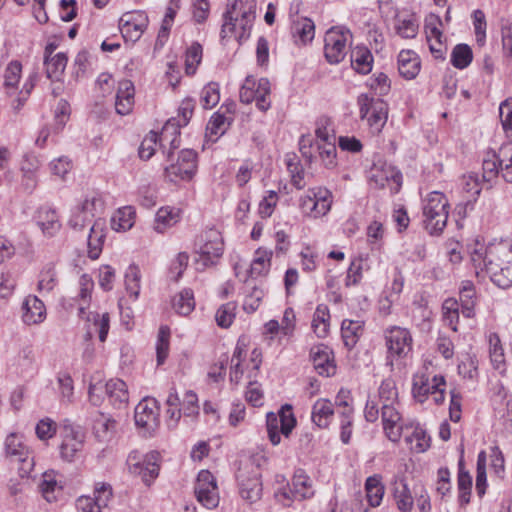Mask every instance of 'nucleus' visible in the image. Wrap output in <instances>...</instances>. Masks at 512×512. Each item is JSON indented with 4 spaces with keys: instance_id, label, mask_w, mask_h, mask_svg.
Masks as SVG:
<instances>
[{
    "instance_id": "nucleus-1",
    "label": "nucleus",
    "mask_w": 512,
    "mask_h": 512,
    "mask_svg": "<svg viewBox=\"0 0 512 512\" xmlns=\"http://www.w3.org/2000/svg\"><path fill=\"white\" fill-rule=\"evenodd\" d=\"M448 209V200L442 192L432 191L424 199L423 222L430 235L438 236L444 231L449 215Z\"/></svg>"
},
{
    "instance_id": "nucleus-2",
    "label": "nucleus",
    "mask_w": 512,
    "mask_h": 512,
    "mask_svg": "<svg viewBox=\"0 0 512 512\" xmlns=\"http://www.w3.org/2000/svg\"><path fill=\"white\" fill-rule=\"evenodd\" d=\"M361 119H366L373 133H380L388 119V104L380 99L360 94L357 98Z\"/></svg>"
},
{
    "instance_id": "nucleus-3",
    "label": "nucleus",
    "mask_w": 512,
    "mask_h": 512,
    "mask_svg": "<svg viewBox=\"0 0 512 512\" xmlns=\"http://www.w3.org/2000/svg\"><path fill=\"white\" fill-rule=\"evenodd\" d=\"M333 195L324 187H313L300 198V208L303 213L312 218L325 216L331 209Z\"/></svg>"
},
{
    "instance_id": "nucleus-4",
    "label": "nucleus",
    "mask_w": 512,
    "mask_h": 512,
    "mask_svg": "<svg viewBox=\"0 0 512 512\" xmlns=\"http://www.w3.org/2000/svg\"><path fill=\"white\" fill-rule=\"evenodd\" d=\"M239 4L238 0H235L232 4L227 6L226 11L223 14V24L221 28V38H226L229 35L235 34L237 27L240 28L241 32L238 35L239 40L247 39L250 35L252 22L255 18L254 11L251 9L244 10L241 12V17H234V11L237 9Z\"/></svg>"
},
{
    "instance_id": "nucleus-5",
    "label": "nucleus",
    "mask_w": 512,
    "mask_h": 512,
    "mask_svg": "<svg viewBox=\"0 0 512 512\" xmlns=\"http://www.w3.org/2000/svg\"><path fill=\"white\" fill-rule=\"evenodd\" d=\"M198 261L204 266L217 263L224 251V242L221 233L216 229H209L202 234L196 242Z\"/></svg>"
},
{
    "instance_id": "nucleus-6",
    "label": "nucleus",
    "mask_w": 512,
    "mask_h": 512,
    "mask_svg": "<svg viewBox=\"0 0 512 512\" xmlns=\"http://www.w3.org/2000/svg\"><path fill=\"white\" fill-rule=\"evenodd\" d=\"M369 183L374 188L389 187L397 192L402 183V174L394 166L386 162H375L368 173Z\"/></svg>"
},
{
    "instance_id": "nucleus-7",
    "label": "nucleus",
    "mask_w": 512,
    "mask_h": 512,
    "mask_svg": "<svg viewBox=\"0 0 512 512\" xmlns=\"http://www.w3.org/2000/svg\"><path fill=\"white\" fill-rule=\"evenodd\" d=\"M348 29L332 27L326 32L324 41V54L330 64L340 63L346 55Z\"/></svg>"
},
{
    "instance_id": "nucleus-8",
    "label": "nucleus",
    "mask_w": 512,
    "mask_h": 512,
    "mask_svg": "<svg viewBox=\"0 0 512 512\" xmlns=\"http://www.w3.org/2000/svg\"><path fill=\"white\" fill-rule=\"evenodd\" d=\"M195 496L204 507L213 509L219 504V493L216 479L208 470L198 473L194 486Z\"/></svg>"
},
{
    "instance_id": "nucleus-9",
    "label": "nucleus",
    "mask_w": 512,
    "mask_h": 512,
    "mask_svg": "<svg viewBox=\"0 0 512 512\" xmlns=\"http://www.w3.org/2000/svg\"><path fill=\"white\" fill-rule=\"evenodd\" d=\"M197 170V153L192 149L180 151L177 162L165 168V173L171 181L190 180Z\"/></svg>"
},
{
    "instance_id": "nucleus-10",
    "label": "nucleus",
    "mask_w": 512,
    "mask_h": 512,
    "mask_svg": "<svg viewBox=\"0 0 512 512\" xmlns=\"http://www.w3.org/2000/svg\"><path fill=\"white\" fill-rule=\"evenodd\" d=\"M135 424L152 435L159 425V408L154 398H145L135 407Z\"/></svg>"
},
{
    "instance_id": "nucleus-11",
    "label": "nucleus",
    "mask_w": 512,
    "mask_h": 512,
    "mask_svg": "<svg viewBox=\"0 0 512 512\" xmlns=\"http://www.w3.org/2000/svg\"><path fill=\"white\" fill-rule=\"evenodd\" d=\"M385 340L388 350V358L404 357L412 349V336L408 329L393 326L385 331Z\"/></svg>"
},
{
    "instance_id": "nucleus-12",
    "label": "nucleus",
    "mask_w": 512,
    "mask_h": 512,
    "mask_svg": "<svg viewBox=\"0 0 512 512\" xmlns=\"http://www.w3.org/2000/svg\"><path fill=\"white\" fill-rule=\"evenodd\" d=\"M5 455L11 462L19 463L20 470L29 473L33 466V457L21 437L15 433L9 434L5 439Z\"/></svg>"
},
{
    "instance_id": "nucleus-13",
    "label": "nucleus",
    "mask_w": 512,
    "mask_h": 512,
    "mask_svg": "<svg viewBox=\"0 0 512 512\" xmlns=\"http://www.w3.org/2000/svg\"><path fill=\"white\" fill-rule=\"evenodd\" d=\"M484 268L498 287L506 289L512 285V261H504L490 254L484 258Z\"/></svg>"
},
{
    "instance_id": "nucleus-14",
    "label": "nucleus",
    "mask_w": 512,
    "mask_h": 512,
    "mask_svg": "<svg viewBox=\"0 0 512 512\" xmlns=\"http://www.w3.org/2000/svg\"><path fill=\"white\" fill-rule=\"evenodd\" d=\"M148 18L144 13H127L120 18L119 28L126 41L136 42L147 27Z\"/></svg>"
},
{
    "instance_id": "nucleus-15",
    "label": "nucleus",
    "mask_w": 512,
    "mask_h": 512,
    "mask_svg": "<svg viewBox=\"0 0 512 512\" xmlns=\"http://www.w3.org/2000/svg\"><path fill=\"white\" fill-rule=\"evenodd\" d=\"M310 358L319 375L330 377L336 373L333 352L328 346L324 344L313 346L310 350Z\"/></svg>"
},
{
    "instance_id": "nucleus-16",
    "label": "nucleus",
    "mask_w": 512,
    "mask_h": 512,
    "mask_svg": "<svg viewBox=\"0 0 512 512\" xmlns=\"http://www.w3.org/2000/svg\"><path fill=\"white\" fill-rule=\"evenodd\" d=\"M283 496L291 500H304L311 498L314 495L312 483L310 478L302 470H298L293 478L291 484H288L287 489H283Z\"/></svg>"
},
{
    "instance_id": "nucleus-17",
    "label": "nucleus",
    "mask_w": 512,
    "mask_h": 512,
    "mask_svg": "<svg viewBox=\"0 0 512 512\" xmlns=\"http://www.w3.org/2000/svg\"><path fill=\"white\" fill-rule=\"evenodd\" d=\"M381 417L383 429L387 438L392 442H398L402 434L401 415L394 404H382Z\"/></svg>"
},
{
    "instance_id": "nucleus-18",
    "label": "nucleus",
    "mask_w": 512,
    "mask_h": 512,
    "mask_svg": "<svg viewBox=\"0 0 512 512\" xmlns=\"http://www.w3.org/2000/svg\"><path fill=\"white\" fill-rule=\"evenodd\" d=\"M84 445V434L74 428H65L63 440L59 446L60 456L66 462L74 461Z\"/></svg>"
},
{
    "instance_id": "nucleus-19",
    "label": "nucleus",
    "mask_w": 512,
    "mask_h": 512,
    "mask_svg": "<svg viewBox=\"0 0 512 512\" xmlns=\"http://www.w3.org/2000/svg\"><path fill=\"white\" fill-rule=\"evenodd\" d=\"M157 454L151 453L146 455L142 461L133 463L132 457L129 456L128 465L130 473L139 475L142 481L149 486L159 474V465L156 463Z\"/></svg>"
},
{
    "instance_id": "nucleus-20",
    "label": "nucleus",
    "mask_w": 512,
    "mask_h": 512,
    "mask_svg": "<svg viewBox=\"0 0 512 512\" xmlns=\"http://www.w3.org/2000/svg\"><path fill=\"white\" fill-rule=\"evenodd\" d=\"M170 128L173 130V134H179L178 128L174 127L173 124H170V121H168L164 126L160 135L154 131L149 132L140 144L138 150L139 157L143 160H149L154 155L158 142H160V145L162 146V142L166 139V135Z\"/></svg>"
},
{
    "instance_id": "nucleus-21",
    "label": "nucleus",
    "mask_w": 512,
    "mask_h": 512,
    "mask_svg": "<svg viewBox=\"0 0 512 512\" xmlns=\"http://www.w3.org/2000/svg\"><path fill=\"white\" fill-rule=\"evenodd\" d=\"M116 421L109 415L97 412L92 418V431L95 438L102 443L109 442L116 432Z\"/></svg>"
},
{
    "instance_id": "nucleus-22",
    "label": "nucleus",
    "mask_w": 512,
    "mask_h": 512,
    "mask_svg": "<svg viewBox=\"0 0 512 512\" xmlns=\"http://www.w3.org/2000/svg\"><path fill=\"white\" fill-rule=\"evenodd\" d=\"M22 320L27 325L39 324L46 317V308L44 303L34 295L25 298L22 305Z\"/></svg>"
},
{
    "instance_id": "nucleus-23",
    "label": "nucleus",
    "mask_w": 512,
    "mask_h": 512,
    "mask_svg": "<svg viewBox=\"0 0 512 512\" xmlns=\"http://www.w3.org/2000/svg\"><path fill=\"white\" fill-rule=\"evenodd\" d=\"M459 305L463 317L471 319L476 315L477 293L472 281L465 280L459 287Z\"/></svg>"
},
{
    "instance_id": "nucleus-24",
    "label": "nucleus",
    "mask_w": 512,
    "mask_h": 512,
    "mask_svg": "<svg viewBox=\"0 0 512 512\" xmlns=\"http://www.w3.org/2000/svg\"><path fill=\"white\" fill-rule=\"evenodd\" d=\"M35 221L43 234L48 237L56 235L61 228L57 212L47 206L40 207L37 210Z\"/></svg>"
},
{
    "instance_id": "nucleus-25",
    "label": "nucleus",
    "mask_w": 512,
    "mask_h": 512,
    "mask_svg": "<svg viewBox=\"0 0 512 512\" xmlns=\"http://www.w3.org/2000/svg\"><path fill=\"white\" fill-rule=\"evenodd\" d=\"M135 88L132 81L124 79L119 82L116 94L115 109L120 115L129 114L134 106Z\"/></svg>"
},
{
    "instance_id": "nucleus-26",
    "label": "nucleus",
    "mask_w": 512,
    "mask_h": 512,
    "mask_svg": "<svg viewBox=\"0 0 512 512\" xmlns=\"http://www.w3.org/2000/svg\"><path fill=\"white\" fill-rule=\"evenodd\" d=\"M105 221L102 218H97L90 227L88 235V256L92 260L99 258L105 239Z\"/></svg>"
},
{
    "instance_id": "nucleus-27",
    "label": "nucleus",
    "mask_w": 512,
    "mask_h": 512,
    "mask_svg": "<svg viewBox=\"0 0 512 512\" xmlns=\"http://www.w3.org/2000/svg\"><path fill=\"white\" fill-rule=\"evenodd\" d=\"M333 416V404L328 399H318L312 406L311 420L321 429L329 427Z\"/></svg>"
},
{
    "instance_id": "nucleus-28",
    "label": "nucleus",
    "mask_w": 512,
    "mask_h": 512,
    "mask_svg": "<svg viewBox=\"0 0 512 512\" xmlns=\"http://www.w3.org/2000/svg\"><path fill=\"white\" fill-rule=\"evenodd\" d=\"M421 67L418 55L410 50H402L398 55V70L406 79H414Z\"/></svg>"
},
{
    "instance_id": "nucleus-29",
    "label": "nucleus",
    "mask_w": 512,
    "mask_h": 512,
    "mask_svg": "<svg viewBox=\"0 0 512 512\" xmlns=\"http://www.w3.org/2000/svg\"><path fill=\"white\" fill-rule=\"evenodd\" d=\"M439 381L435 380V375L430 379L426 374H416L413 376L412 395L419 403H424L432 391L435 390V384Z\"/></svg>"
},
{
    "instance_id": "nucleus-30",
    "label": "nucleus",
    "mask_w": 512,
    "mask_h": 512,
    "mask_svg": "<svg viewBox=\"0 0 512 512\" xmlns=\"http://www.w3.org/2000/svg\"><path fill=\"white\" fill-rule=\"evenodd\" d=\"M496 157L501 169L502 178L512 183V142H506L501 145L498 151H489L488 155Z\"/></svg>"
},
{
    "instance_id": "nucleus-31",
    "label": "nucleus",
    "mask_w": 512,
    "mask_h": 512,
    "mask_svg": "<svg viewBox=\"0 0 512 512\" xmlns=\"http://www.w3.org/2000/svg\"><path fill=\"white\" fill-rule=\"evenodd\" d=\"M351 65L360 74L366 75L371 72L373 55L366 46H356L351 51Z\"/></svg>"
},
{
    "instance_id": "nucleus-32",
    "label": "nucleus",
    "mask_w": 512,
    "mask_h": 512,
    "mask_svg": "<svg viewBox=\"0 0 512 512\" xmlns=\"http://www.w3.org/2000/svg\"><path fill=\"white\" fill-rule=\"evenodd\" d=\"M106 396L115 407H121L128 402L127 385L121 379H111L106 382Z\"/></svg>"
},
{
    "instance_id": "nucleus-33",
    "label": "nucleus",
    "mask_w": 512,
    "mask_h": 512,
    "mask_svg": "<svg viewBox=\"0 0 512 512\" xmlns=\"http://www.w3.org/2000/svg\"><path fill=\"white\" fill-rule=\"evenodd\" d=\"M239 492L243 499L250 503L256 502L261 498L262 483L257 476L244 478L239 476Z\"/></svg>"
},
{
    "instance_id": "nucleus-34",
    "label": "nucleus",
    "mask_w": 512,
    "mask_h": 512,
    "mask_svg": "<svg viewBox=\"0 0 512 512\" xmlns=\"http://www.w3.org/2000/svg\"><path fill=\"white\" fill-rule=\"evenodd\" d=\"M366 498L371 507L380 506L385 488L382 484V476L374 474L369 476L365 481Z\"/></svg>"
},
{
    "instance_id": "nucleus-35",
    "label": "nucleus",
    "mask_w": 512,
    "mask_h": 512,
    "mask_svg": "<svg viewBox=\"0 0 512 512\" xmlns=\"http://www.w3.org/2000/svg\"><path fill=\"white\" fill-rule=\"evenodd\" d=\"M393 496L397 508L401 512H411L414 504V497L405 480L395 481L393 487Z\"/></svg>"
},
{
    "instance_id": "nucleus-36",
    "label": "nucleus",
    "mask_w": 512,
    "mask_h": 512,
    "mask_svg": "<svg viewBox=\"0 0 512 512\" xmlns=\"http://www.w3.org/2000/svg\"><path fill=\"white\" fill-rule=\"evenodd\" d=\"M363 333V322L344 319L341 324V336L345 347L352 349Z\"/></svg>"
},
{
    "instance_id": "nucleus-37",
    "label": "nucleus",
    "mask_w": 512,
    "mask_h": 512,
    "mask_svg": "<svg viewBox=\"0 0 512 512\" xmlns=\"http://www.w3.org/2000/svg\"><path fill=\"white\" fill-rule=\"evenodd\" d=\"M84 214H87L93 219L101 218L100 215L104 212L105 203L102 195L98 192H91L87 194L84 200L77 205Z\"/></svg>"
},
{
    "instance_id": "nucleus-38",
    "label": "nucleus",
    "mask_w": 512,
    "mask_h": 512,
    "mask_svg": "<svg viewBox=\"0 0 512 512\" xmlns=\"http://www.w3.org/2000/svg\"><path fill=\"white\" fill-rule=\"evenodd\" d=\"M180 220V210L174 207H162L156 213L154 229L163 233L167 228L172 227Z\"/></svg>"
},
{
    "instance_id": "nucleus-39",
    "label": "nucleus",
    "mask_w": 512,
    "mask_h": 512,
    "mask_svg": "<svg viewBox=\"0 0 512 512\" xmlns=\"http://www.w3.org/2000/svg\"><path fill=\"white\" fill-rule=\"evenodd\" d=\"M330 312L326 305L319 304L313 314L312 329L319 338H324L329 332Z\"/></svg>"
},
{
    "instance_id": "nucleus-40",
    "label": "nucleus",
    "mask_w": 512,
    "mask_h": 512,
    "mask_svg": "<svg viewBox=\"0 0 512 512\" xmlns=\"http://www.w3.org/2000/svg\"><path fill=\"white\" fill-rule=\"evenodd\" d=\"M68 57L64 52H59L51 58L45 57L44 66L46 75L51 80H59L64 73Z\"/></svg>"
},
{
    "instance_id": "nucleus-41",
    "label": "nucleus",
    "mask_w": 512,
    "mask_h": 512,
    "mask_svg": "<svg viewBox=\"0 0 512 512\" xmlns=\"http://www.w3.org/2000/svg\"><path fill=\"white\" fill-rule=\"evenodd\" d=\"M271 84L267 78L256 79V87L254 88V96H255V104L256 107L262 111L266 112L271 107Z\"/></svg>"
},
{
    "instance_id": "nucleus-42",
    "label": "nucleus",
    "mask_w": 512,
    "mask_h": 512,
    "mask_svg": "<svg viewBox=\"0 0 512 512\" xmlns=\"http://www.w3.org/2000/svg\"><path fill=\"white\" fill-rule=\"evenodd\" d=\"M489 352L493 367L501 374L505 372V356L499 336L492 333L489 336Z\"/></svg>"
},
{
    "instance_id": "nucleus-43",
    "label": "nucleus",
    "mask_w": 512,
    "mask_h": 512,
    "mask_svg": "<svg viewBox=\"0 0 512 512\" xmlns=\"http://www.w3.org/2000/svg\"><path fill=\"white\" fill-rule=\"evenodd\" d=\"M443 320L454 331H458L461 307L455 298H447L442 304Z\"/></svg>"
},
{
    "instance_id": "nucleus-44",
    "label": "nucleus",
    "mask_w": 512,
    "mask_h": 512,
    "mask_svg": "<svg viewBox=\"0 0 512 512\" xmlns=\"http://www.w3.org/2000/svg\"><path fill=\"white\" fill-rule=\"evenodd\" d=\"M272 258V251L258 249L255 252V257L251 263L250 275L252 277H258L265 275L270 268Z\"/></svg>"
},
{
    "instance_id": "nucleus-45",
    "label": "nucleus",
    "mask_w": 512,
    "mask_h": 512,
    "mask_svg": "<svg viewBox=\"0 0 512 512\" xmlns=\"http://www.w3.org/2000/svg\"><path fill=\"white\" fill-rule=\"evenodd\" d=\"M141 273L137 265L131 264L125 272V288L129 296L136 301L140 294Z\"/></svg>"
},
{
    "instance_id": "nucleus-46",
    "label": "nucleus",
    "mask_w": 512,
    "mask_h": 512,
    "mask_svg": "<svg viewBox=\"0 0 512 512\" xmlns=\"http://www.w3.org/2000/svg\"><path fill=\"white\" fill-rule=\"evenodd\" d=\"M173 307L176 312L180 315H188L190 314L194 307V294L191 289H183L175 298L173 299Z\"/></svg>"
},
{
    "instance_id": "nucleus-47",
    "label": "nucleus",
    "mask_w": 512,
    "mask_h": 512,
    "mask_svg": "<svg viewBox=\"0 0 512 512\" xmlns=\"http://www.w3.org/2000/svg\"><path fill=\"white\" fill-rule=\"evenodd\" d=\"M473 59L471 48L467 44H457L451 53V64L457 69H464Z\"/></svg>"
},
{
    "instance_id": "nucleus-48",
    "label": "nucleus",
    "mask_w": 512,
    "mask_h": 512,
    "mask_svg": "<svg viewBox=\"0 0 512 512\" xmlns=\"http://www.w3.org/2000/svg\"><path fill=\"white\" fill-rule=\"evenodd\" d=\"M220 100L219 84L210 82L203 87L200 93V104L204 109H212Z\"/></svg>"
},
{
    "instance_id": "nucleus-49",
    "label": "nucleus",
    "mask_w": 512,
    "mask_h": 512,
    "mask_svg": "<svg viewBox=\"0 0 512 512\" xmlns=\"http://www.w3.org/2000/svg\"><path fill=\"white\" fill-rule=\"evenodd\" d=\"M202 46L198 42L192 43V45L186 50L185 54V72L187 75H194L197 66L202 60Z\"/></svg>"
},
{
    "instance_id": "nucleus-50",
    "label": "nucleus",
    "mask_w": 512,
    "mask_h": 512,
    "mask_svg": "<svg viewBox=\"0 0 512 512\" xmlns=\"http://www.w3.org/2000/svg\"><path fill=\"white\" fill-rule=\"evenodd\" d=\"M331 126V121L327 117H321L316 121V145L318 143L336 142V135Z\"/></svg>"
},
{
    "instance_id": "nucleus-51",
    "label": "nucleus",
    "mask_w": 512,
    "mask_h": 512,
    "mask_svg": "<svg viewBox=\"0 0 512 512\" xmlns=\"http://www.w3.org/2000/svg\"><path fill=\"white\" fill-rule=\"evenodd\" d=\"M170 329L167 326H161L158 332L156 343L157 364L162 365L169 353Z\"/></svg>"
},
{
    "instance_id": "nucleus-52",
    "label": "nucleus",
    "mask_w": 512,
    "mask_h": 512,
    "mask_svg": "<svg viewBox=\"0 0 512 512\" xmlns=\"http://www.w3.org/2000/svg\"><path fill=\"white\" fill-rule=\"evenodd\" d=\"M57 274L55 267L52 263L47 264L39 275L38 291L39 292H50L53 290L57 283Z\"/></svg>"
},
{
    "instance_id": "nucleus-53",
    "label": "nucleus",
    "mask_w": 512,
    "mask_h": 512,
    "mask_svg": "<svg viewBox=\"0 0 512 512\" xmlns=\"http://www.w3.org/2000/svg\"><path fill=\"white\" fill-rule=\"evenodd\" d=\"M482 179L479 178L478 174L470 173L464 175L461 179V187L463 192L467 194V197L478 198L482 191Z\"/></svg>"
},
{
    "instance_id": "nucleus-54",
    "label": "nucleus",
    "mask_w": 512,
    "mask_h": 512,
    "mask_svg": "<svg viewBox=\"0 0 512 512\" xmlns=\"http://www.w3.org/2000/svg\"><path fill=\"white\" fill-rule=\"evenodd\" d=\"M232 119L226 124L227 118L225 117V114L217 111L215 112L206 127L207 135L209 137H212L213 135L216 136V139L219 135H222L226 128L230 125Z\"/></svg>"
},
{
    "instance_id": "nucleus-55",
    "label": "nucleus",
    "mask_w": 512,
    "mask_h": 512,
    "mask_svg": "<svg viewBox=\"0 0 512 512\" xmlns=\"http://www.w3.org/2000/svg\"><path fill=\"white\" fill-rule=\"evenodd\" d=\"M419 24L414 17L399 18L395 25L396 33L405 39L415 38L418 33Z\"/></svg>"
},
{
    "instance_id": "nucleus-56",
    "label": "nucleus",
    "mask_w": 512,
    "mask_h": 512,
    "mask_svg": "<svg viewBox=\"0 0 512 512\" xmlns=\"http://www.w3.org/2000/svg\"><path fill=\"white\" fill-rule=\"evenodd\" d=\"M317 149L321 161L327 169H333L337 166V149L335 142L318 143Z\"/></svg>"
},
{
    "instance_id": "nucleus-57",
    "label": "nucleus",
    "mask_w": 512,
    "mask_h": 512,
    "mask_svg": "<svg viewBox=\"0 0 512 512\" xmlns=\"http://www.w3.org/2000/svg\"><path fill=\"white\" fill-rule=\"evenodd\" d=\"M482 169V181L488 183L489 187H492L493 181L498 177L499 173H501L496 157H492L491 154L488 155L487 153L486 158L483 159Z\"/></svg>"
},
{
    "instance_id": "nucleus-58",
    "label": "nucleus",
    "mask_w": 512,
    "mask_h": 512,
    "mask_svg": "<svg viewBox=\"0 0 512 512\" xmlns=\"http://www.w3.org/2000/svg\"><path fill=\"white\" fill-rule=\"evenodd\" d=\"M354 409H347L346 412H339L340 439L345 445L350 443L353 430Z\"/></svg>"
},
{
    "instance_id": "nucleus-59",
    "label": "nucleus",
    "mask_w": 512,
    "mask_h": 512,
    "mask_svg": "<svg viewBox=\"0 0 512 512\" xmlns=\"http://www.w3.org/2000/svg\"><path fill=\"white\" fill-rule=\"evenodd\" d=\"M279 433L288 437L296 425V418L292 412V407L288 404L283 406L279 412Z\"/></svg>"
},
{
    "instance_id": "nucleus-60",
    "label": "nucleus",
    "mask_w": 512,
    "mask_h": 512,
    "mask_svg": "<svg viewBox=\"0 0 512 512\" xmlns=\"http://www.w3.org/2000/svg\"><path fill=\"white\" fill-rule=\"evenodd\" d=\"M236 304L228 302L221 305L215 315V320L218 326L228 328L235 318Z\"/></svg>"
},
{
    "instance_id": "nucleus-61",
    "label": "nucleus",
    "mask_w": 512,
    "mask_h": 512,
    "mask_svg": "<svg viewBox=\"0 0 512 512\" xmlns=\"http://www.w3.org/2000/svg\"><path fill=\"white\" fill-rule=\"evenodd\" d=\"M398 391L393 379H384L379 387V400L382 404H395Z\"/></svg>"
},
{
    "instance_id": "nucleus-62",
    "label": "nucleus",
    "mask_w": 512,
    "mask_h": 512,
    "mask_svg": "<svg viewBox=\"0 0 512 512\" xmlns=\"http://www.w3.org/2000/svg\"><path fill=\"white\" fill-rule=\"evenodd\" d=\"M22 65L18 61L8 64L4 73V85L7 89H15L21 77Z\"/></svg>"
},
{
    "instance_id": "nucleus-63",
    "label": "nucleus",
    "mask_w": 512,
    "mask_h": 512,
    "mask_svg": "<svg viewBox=\"0 0 512 512\" xmlns=\"http://www.w3.org/2000/svg\"><path fill=\"white\" fill-rule=\"evenodd\" d=\"M368 86L379 96H384L390 91V80L385 73L374 74L368 81Z\"/></svg>"
},
{
    "instance_id": "nucleus-64",
    "label": "nucleus",
    "mask_w": 512,
    "mask_h": 512,
    "mask_svg": "<svg viewBox=\"0 0 512 512\" xmlns=\"http://www.w3.org/2000/svg\"><path fill=\"white\" fill-rule=\"evenodd\" d=\"M499 117L506 134L512 135V99L507 98L499 106Z\"/></svg>"
}]
</instances>
